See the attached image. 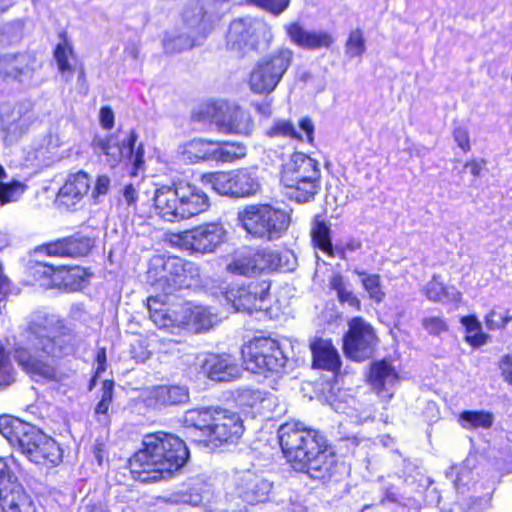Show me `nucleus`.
<instances>
[{
  "mask_svg": "<svg viewBox=\"0 0 512 512\" xmlns=\"http://www.w3.org/2000/svg\"><path fill=\"white\" fill-rule=\"evenodd\" d=\"M142 448L129 460L134 478L143 483L166 480L189 459V450L178 436L162 431L145 435Z\"/></svg>",
  "mask_w": 512,
  "mask_h": 512,
  "instance_id": "1",
  "label": "nucleus"
},
{
  "mask_svg": "<svg viewBox=\"0 0 512 512\" xmlns=\"http://www.w3.org/2000/svg\"><path fill=\"white\" fill-rule=\"evenodd\" d=\"M281 449L291 467L311 478L325 477L334 462L325 437L299 421L282 424L278 429Z\"/></svg>",
  "mask_w": 512,
  "mask_h": 512,
  "instance_id": "2",
  "label": "nucleus"
},
{
  "mask_svg": "<svg viewBox=\"0 0 512 512\" xmlns=\"http://www.w3.org/2000/svg\"><path fill=\"white\" fill-rule=\"evenodd\" d=\"M25 338L31 348L35 351L44 352L47 357L40 359L32 355L28 349L19 347L15 349L14 359L28 374L34 377L36 381L39 379H55L56 369L54 360L49 357L56 356L59 348L55 340L52 321L47 317L40 315L35 316L28 325Z\"/></svg>",
  "mask_w": 512,
  "mask_h": 512,
  "instance_id": "3",
  "label": "nucleus"
},
{
  "mask_svg": "<svg viewBox=\"0 0 512 512\" xmlns=\"http://www.w3.org/2000/svg\"><path fill=\"white\" fill-rule=\"evenodd\" d=\"M153 201L157 214L169 222L191 218L205 212L210 206L207 194L189 182L156 189Z\"/></svg>",
  "mask_w": 512,
  "mask_h": 512,
  "instance_id": "4",
  "label": "nucleus"
},
{
  "mask_svg": "<svg viewBox=\"0 0 512 512\" xmlns=\"http://www.w3.org/2000/svg\"><path fill=\"white\" fill-rule=\"evenodd\" d=\"M321 171L316 160L294 153L282 168L281 183L286 195L299 203L308 202L320 190Z\"/></svg>",
  "mask_w": 512,
  "mask_h": 512,
  "instance_id": "5",
  "label": "nucleus"
},
{
  "mask_svg": "<svg viewBox=\"0 0 512 512\" xmlns=\"http://www.w3.org/2000/svg\"><path fill=\"white\" fill-rule=\"evenodd\" d=\"M147 274L148 281L155 290L162 291L167 296L195 284L200 277V270L195 263L179 257H156L152 260Z\"/></svg>",
  "mask_w": 512,
  "mask_h": 512,
  "instance_id": "6",
  "label": "nucleus"
},
{
  "mask_svg": "<svg viewBox=\"0 0 512 512\" xmlns=\"http://www.w3.org/2000/svg\"><path fill=\"white\" fill-rule=\"evenodd\" d=\"M192 118L198 123L214 125L225 134L248 136L254 127L248 111L227 101L205 103L193 113Z\"/></svg>",
  "mask_w": 512,
  "mask_h": 512,
  "instance_id": "7",
  "label": "nucleus"
},
{
  "mask_svg": "<svg viewBox=\"0 0 512 512\" xmlns=\"http://www.w3.org/2000/svg\"><path fill=\"white\" fill-rule=\"evenodd\" d=\"M138 136L130 130L125 134H111L105 137L95 136L92 141L93 149L96 153L105 156V162L114 168L121 163L132 165L136 171L141 169L144 164V148L142 144L136 147Z\"/></svg>",
  "mask_w": 512,
  "mask_h": 512,
  "instance_id": "8",
  "label": "nucleus"
},
{
  "mask_svg": "<svg viewBox=\"0 0 512 512\" xmlns=\"http://www.w3.org/2000/svg\"><path fill=\"white\" fill-rule=\"evenodd\" d=\"M238 218L249 234L268 241L281 238L290 224L289 215L284 210L269 204L249 205Z\"/></svg>",
  "mask_w": 512,
  "mask_h": 512,
  "instance_id": "9",
  "label": "nucleus"
},
{
  "mask_svg": "<svg viewBox=\"0 0 512 512\" xmlns=\"http://www.w3.org/2000/svg\"><path fill=\"white\" fill-rule=\"evenodd\" d=\"M272 40L273 33L268 23L259 18L243 17L230 23L226 46L238 55H245L260 46L268 47Z\"/></svg>",
  "mask_w": 512,
  "mask_h": 512,
  "instance_id": "10",
  "label": "nucleus"
},
{
  "mask_svg": "<svg viewBox=\"0 0 512 512\" xmlns=\"http://www.w3.org/2000/svg\"><path fill=\"white\" fill-rule=\"evenodd\" d=\"M293 51L281 47L271 55L261 59L250 73V89L257 94H270L280 83L290 67Z\"/></svg>",
  "mask_w": 512,
  "mask_h": 512,
  "instance_id": "11",
  "label": "nucleus"
},
{
  "mask_svg": "<svg viewBox=\"0 0 512 512\" xmlns=\"http://www.w3.org/2000/svg\"><path fill=\"white\" fill-rule=\"evenodd\" d=\"M245 369L252 373H279L287 362L278 343L270 338H255L241 350Z\"/></svg>",
  "mask_w": 512,
  "mask_h": 512,
  "instance_id": "12",
  "label": "nucleus"
},
{
  "mask_svg": "<svg viewBox=\"0 0 512 512\" xmlns=\"http://www.w3.org/2000/svg\"><path fill=\"white\" fill-rule=\"evenodd\" d=\"M203 181L218 194L235 198L254 195L260 188L255 174L248 169L210 173L203 176Z\"/></svg>",
  "mask_w": 512,
  "mask_h": 512,
  "instance_id": "13",
  "label": "nucleus"
},
{
  "mask_svg": "<svg viewBox=\"0 0 512 512\" xmlns=\"http://www.w3.org/2000/svg\"><path fill=\"white\" fill-rule=\"evenodd\" d=\"M270 285L266 281L251 282L247 285H233L224 292L227 303H230L235 311L252 314L264 312L269 308Z\"/></svg>",
  "mask_w": 512,
  "mask_h": 512,
  "instance_id": "14",
  "label": "nucleus"
},
{
  "mask_svg": "<svg viewBox=\"0 0 512 512\" xmlns=\"http://www.w3.org/2000/svg\"><path fill=\"white\" fill-rule=\"evenodd\" d=\"M16 447L35 464L49 462L55 465L61 460V451L57 443L31 424L26 427Z\"/></svg>",
  "mask_w": 512,
  "mask_h": 512,
  "instance_id": "15",
  "label": "nucleus"
},
{
  "mask_svg": "<svg viewBox=\"0 0 512 512\" xmlns=\"http://www.w3.org/2000/svg\"><path fill=\"white\" fill-rule=\"evenodd\" d=\"M280 261L278 253L268 248L258 250L245 248L234 254L226 270L235 275L252 277L264 271L277 269Z\"/></svg>",
  "mask_w": 512,
  "mask_h": 512,
  "instance_id": "16",
  "label": "nucleus"
},
{
  "mask_svg": "<svg viewBox=\"0 0 512 512\" xmlns=\"http://www.w3.org/2000/svg\"><path fill=\"white\" fill-rule=\"evenodd\" d=\"M377 344L373 327L360 317L349 322V330L343 339V349L347 357L363 361L372 356Z\"/></svg>",
  "mask_w": 512,
  "mask_h": 512,
  "instance_id": "17",
  "label": "nucleus"
},
{
  "mask_svg": "<svg viewBox=\"0 0 512 512\" xmlns=\"http://www.w3.org/2000/svg\"><path fill=\"white\" fill-rule=\"evenodd\" d=\"M243 421L237 413L215 409V416L206 438L199 441L206 447L217 448L224 443H234L243 434Z\"/></svg>",
  "mask_w": 512,
  "mask_h": 512,
  "instance_id": "18",
  "label": "nucleus"
},
{
  "mask_svg": "<svg viewBox=\"0 0 512 512\" xmlns=\"http://www.w3.org/2000/svg\"><path fill=\"white\" fill-rule=\"evenodd\" d=\"M40 67L34 54L8 52L0 55V76L19 82L30 80Z\"/></svg>",
  "mask_w": 512,
  "mask_h": 512,
  "instance_id": "19",
  "label": "nucleus"
},
{
  "mask_svg": "<svg viewBox=\"0 0 512 512\" xmlns=\"http://www.w3.org/2000/svg\"><path fill=\"white\" fill-rule=\"evenodd\" d=\"M35 117L30 104L19 103L1 115L3 140L13 144L22 137L34 122Z\"/></svg>",
  "mask_w": 512,
  "mask_h": 512,
  "instance_id": "20",
  "label": "nucleus"
},
{
  "mask_svg": "<svg viewBox=\"0 0 512 512\" xmlns=\"http://www.w3.org/2000/svg\"><path fill=\"white\" fill-rule=\"evenodd\" d=\"M224 234L225 231L220 224L209 223L186 231L183 240L195 252L210 253L222 243Z\"/></svg>",
  "mask_w": 512,
  "mask_h": 512,
  "instance_id": "21",
  "label": "nucleus"
},
{
  "mask_svg": "<svg viewBox=\"0 0 512 512\" xmlns=\"http://www.w3.org/2000/svg\"><path fill=\"white\" fill-rule=\"evenodd\" d=\"M284 29L290 41L303 49L329 48L334 42L330 33L322 30H308L298 22L287 24Z\"/></svg>",
  "mask_w": 512,
  "mask_h": 512,
  "instance_id": "22",
  "label": "nucleus"
},
{
  "mask_svg": "<svg viewBox=\"0 0 512 512\" xmlns=\"http://www.w3.org/2000/svg\"><path fill=\"white\" fill-rule=\"evenodd\" d=\"M0 507L2 512L37 511V505L33 497L24 489L21 483L1 487Z\"/></svg>",
  "mask_w": 512,
  "mask_h": 512,
  "instance_id": "23",
  "label": "nucleus"
},
{
  "mask_svg": "<svg viewBox=\"0 0 512 512\" xmlns=\"http://www.w3.org/2000/svg\"><path fill=\"white\" fill-rule=\"evenodd\" d=\"M182 329L193 333H201L210 330L218 321L217 314L211 307L202 305L181 306Z\"/></svg>",
  "mask_w": 512,
  "mask_h": 512,
  "instance_id": "24",
  "label": "nucleus"
},
{
  "mask_svg": "<svg viewBox=\"0 0 512 512\" xmlns=\"http://www.w3.org/2000/svg\"><path fill=\"white\" fill-rule=\"evenodd\" d=\"M207 376L214 381L225 382L236 379L241 374V367L230 355H212L203 363Z\"/></svg>",
  "mask_w": 512,
  "mask_h": 512,
  "instance_id": "25",
  "label": "nucleus"
},
{
  "mask_svg": "<svg viewBox=\"0 0 512 512\" xmlns=\"http://www.w3.org/2000/svg\"><path fill=\"white\" fill-rule=\"evenodd\" d=\"M148 310L150 319L160 329L175 330L182 329V310H170L160 301L159 296H150L148 298Z\"/></svg>",
  "mask_w": 512,
  "mask_h": 512,
  "instance_id": "26",
  "label": "nucleus"
},
{
  "mask_svg": "<svg viewBox=\"0 0 512 512\" xmlns=\"http://www.w3.org/2000/svg\"><path fill=\"white\" fill-rule=\"evenodd\" d=\"M198 45H200V35L177 25L166 31L162 38L164 53L168 55L182 53Z\"/></svg>",
  "mask_w": 512,
  "mask_h": 512,
  "instance_id": "27",
  "label": "nucleus"
},
{
  "mask_svg": "<svg viewBox=\"0 0 512 512\" xmlns=\"http://www.w3.org/2000/svg\"><path fill=\"white\" fill-rule=\"evenodd\" d=\"M272 489V484L259 476L246 472L238 485L239 494L249 504L265 502Z\"/></svg>",
  "mask_w": 512,
  "mask_h": 512,
  "instance_id": "28",
  "label": "nucleus"
},
{
  "mask_svg": "<svg viewBox=\"0 0 512 512\" xmlns=\"http://www.w3.org/2000/svg\"><path fill=\"white\" fill-rule=\"evenodd\" d=\"M310 347L315 367L332 372L340 369L341 360L339 353L330 340L315 339Z\"/></svg>",
  "mask_w": 512,
  "mask_h": 512,
  "instance_id": "29",
  "label": "nucleus"
},
{
  "mask_svg": "<svg viewBox=\"0 0 512 512\" xmlns=\"http://www.w3.org/2000/svg\"><path fill=\"white\" fill-rule=\"evenodd\" d=\"M90 188V179L87 173L79 171L70 175L64 185L60 188L58 196L64 204H75Z\"/></svg>",
  "mask_w": 512,
  "mask_h": 512,
  "instance_id": "30",
  "label": "nucleus"
},
{
  "mask_svg": "<svg viewBox=\"0 0 512 512\" xmlns=\"http://www.w3.org/2000/svg\"><path fill=\"white\" fill-rule=\"evenodd\" d=\"M368 380L380 392L392 388L398 381V374L389 362L382 360L371 365Z\"/></svg>",
  "mask_w": 512,
  "mask_h": 512,
  "instance_id": "31",
  "label": "nucleus"
},
{
  "mask_svg": "<svg viewBox=\"0 0 512 512\" xmlns=\"http://www.w3.org/2000/svg\"><path fill=\"white\" fill-rule=\"evenodd\" d=\"M245 147L237 142H213L210 141L206 161L230 163L244 157Z\"/></svg>",
  "mask_w": 512,
  "mask_h": 512,
  "instance_id": "32",
  "label": "nucleus"
},
{
  "mask_svg": "<svg viewBox=\"0 0 512 512\" xmlns=\"http://www.w3.org/2000/svg\"><path fill=\"white\" fill-rule=\"evenodd\" d=\"M152 398L158 405H180L189 400L188 389L184 386H158L152 391Z\"/></svg>",
  "mask_w": 512,
  "mask_h": 512,
  "instance_id": "33",
  "label": "nucleus"
},
{
  "mask_svg": "<svg viewBox=\"0 0 512 512\" xmlns=\"http://www.w3.org/2000/svg\"><path fill=\"white\" fill-rule=\"evenodd\" d=\"M215 416V409L201 408L188 410L184 415L186 427L195 428L200 431L201 436L206 438L208 430Z\"/></svg>",
  "mask_w": 512,
  "mask_h": 512,
  "instance_id": "34",
  "label": "nucleus"
},
{
  "mask_svg": "<svg viewBox=\"0 0 512 512\" xmlns=\"http://www.w3.org/2000/svg\"><path fill=\"white\" fill-rule=\"evenodd\" d=\"M329 286L337 294V299L342 304L360 310L361 302L353 293L348 281L339 273L333 274L329 279Z\"/></svg>",
  "mask_w": 512,
  "mask_h": 512,
  "instance_id": "35",
  "label": "nucleus"
},
{
  "mask_svg": "<svg viewBox=\"0 0 512 512\" xmlns=\"http://www.w3.org/2000/svg\"><path fill=\"white\" fill-rule=\"evenodd\" d=\"M210 141L202 138H195L180 146V154L183 161L193 164L199 161H206Z\"/></svg>",
  "mask_w": 512,
  "mask_h": 512,
  "instance_id": "36",
  "label": "nucleus"
},
{
  "mask_svg": "<svg viewBox=\"0 0 512 512\" xmlns=\"http://www.w3.org/2000/svg\"><path fill=\"white\" fill-rule=\"evenodd\" d=\"M459 423L467 430L489 429L494 423V415L487 411H463L459 416Z\"/></svg>",
  "mask_w": 512,
  "mask_h": 512,
  "instance_id": "37",
  "label": "nucleus"
},
{
  "mask_svg": "<svg viewBox=\"0 0 512 512\" xmlns=\"http://www.w3.org/2000/svg\"><path fill=\"white\" fill-rule=\"evenodd\" d=\"M54 281L56 282V288L76 290L82 283V271L78 267L69 268L65 265H59Z\"/></svg>",
  "mask_w": 512,
  "mask_h": 512,
  "instance_id": "38",
  "label": "nucleus"
},
{
  "mask_svg": "<svg viewBox=\"0 0 512 512\" xmlns=\"http://www.w3.org/2000/svg\"><path fill=\"white\" fill-rule=\"evenodd\" d=\"M54 57L58 65V69L62 74L67 73V80L73 72L74 54L71 43L63 37L54 50Z\"/></svg>",
  "mask_w": 512,
  "mask_h": 512,
  "instance_id": "39",
  "label": "nucleus"
},
{
  "mask_svg": "<svg viewBox=\"0 0 512 512\" xmlns=\"http://www.w3.org/2000/svg\"><path fill=\"white\" fill-rule=\"evenodd\" d=\"M28 426L29 423L23 422L18 418L0 417V433L14 447L17 446V442Z\"/></svg>",
  "mask_w": 512,
  "mask_h": 512,
  "instance_id": "40",
  "label": "nucleus"
},
{
  "mask_svg": "<svg viewBox=\"0 0 512 512\" xmlns=\"http://www.w3.org/2000/svg\"><path fill=\"white\" fill-rule=\"evenodd\" d=\"M203 16V7L199 6L198 3L192 2L184 7L177 26H180L199 35L198 27L203 19Z\"/></svg>",
  "mask_w": 512,
  "mask_h": 512,
  "instance_id": "41",
  "label": "nucleus"
},
{
  "mask_svg": "<svg viewBox=\"0 0 512 512\" xmlns=\"http://www.w3.org/2000/svg\"><path fill=\"white\" fill-rule=\"evenodd\" d=\"M57 266L49 263L36 262L31 267V274L34 280L43 288H56L54 277L56 276Z\"/></svg>",
  "mask_w": 512,
  "mask_h": 512,
  "instance_id": "42",
  "label": "nucleus"
},
{
  "mask_svg": "<svg viewBox=\"0 0 512 512\" xmlns=\"http://www.w3.org/2000/svg\"><path fill=\"white\" fill-rule=\"evenodd\" d=\"M425 294L429 300L435 302L442 301L445 298L452 301H459L461 296L456 290L449 292L436 276L427 283L425 287Z\"/></svg>",
  "mask_w": 512,
  "mask_h": 512,
  "instance_id": "43",
  "label": "nucleus"
},
{
  "mask_svg": "<svg viewBox=\"0 0 512 512\" xmlns=\"http://www.w3.org/2000/svg\"><path fill=\"white\" fill-rule=\"evenodd\" d=\"M312 240L316 247L329 256L333 255L330 228L323 221H316L312 229Z\"/></svg>",
  "mask_w": 512,
  "mask_h": 512,
  "instance_id": "44",
  "label": "nucleus"
},
{
  "mask_svg": "<svg viewBox=\"0 0 512 512\" xmlns=\"http://www.w3.org/2000/svg\"><path fill=\"white\" fill-rule=\"evenodd\" d=\"M66 246L68 257H81L86 256L90 252L94 246V242L89 237L75 235L67 237Z\"/></svg>",
  "mask_w": 512,
  "mask_h": 512,
  "instance_id": "45",
  "label": "nucleus"
},
{
  "mask_svg": "<svg viewBox=\"0 0 512 512\" xmlns=\"http://www.w3.org/2000/svg\"><path fill=\"white\" fill-rule=\"evenodd\" d=\"M267 135L270 137H283L295 140H304L302 134L297 131L293 123L290 120L285 119L276 120L267 131Z\"/></svg>",
  "mask_w": 512,
  "mask_h": 512,
  "instance_id": "46",
  "label": "nucleus"
},
{
  "mask_svg": "<svg viewBox=\"0 0 512 512\" xmlns=\"http://www.w3.org/2000/svg\"><path fill=\"white\" fill-rule=\"evenodd\" d=\"M471 464L472 459L467 458L459 468L451 466L446 470V477L453 481L456 490L468 484L471 474Z\"/></svg>",
  "mask_w": 512,
  "mask_h": 512,
  "instance_id": "47",
  "label": "nucleus"
},
{
  "mask_svg": "<svg viewBox=\"0 0 512 512\" xmlns=\"http://www.w3.org/2000/svg\"><path fill=\"white\" fill-rule=\"evenodd\" d=\"M361 283L369 298L375 303H381L385 298V292L381 286V278L378 274H371L361 279Z\"/></svg>",
  "mask_w": 512,
  "mask_h": 512,
  "instance_id": "48",
  "label": "nucleus"
},
{
  "mask_svg": "<svg viewBox=\"0 0 512 512\" xmlns=\"http://www.w3.org/2000/svg\"><path fill=\"white\" fill-rule=\"evenodd\" d=\"M25 185L19 181L0 182V203L2 205L17 201L25 191Z\"/></svg>",
  "mask_w": 512,
  "mask_h": 512,
  "instance_id": "49",
  "label": "nucleus"
},
{
  "mask_svg": "<svg viewBox=\"0 0 512 512\" xmlns=\"http://www.w3.org/2000/svg\"><path fill=\"white\" fill-rule=\"evenodd\" d=\"M365 49L363 32L360 29L351 31L345 45L346 54L350 57H359L365 52Z\"/></svg>",
  "mask_w": 512,
  "mask_h": 512,
  "instance_id": "50",
  "label": "nucleus"
},
{
  "mask_svg": "<svg viewBox=\"0 0 512 512\" xmlns=\"http://www.w3.org/2000/svg\"><path fill=\"white\" fill-rule=\"evenodd\" d=\"M14 381L13 368L9 357L5 352L2 341L0 340V387L8 386Z\"/></svg>",
  "mask_w": 512,
  "mask_h": 512,
  "instance_id": "51",
  "label": "nucleus"
},
{
  "mask_svg": "<svg viewBox=\"0 0 512 512\" xmlns=\"http://www.w3.org/2000/svg\"><path fill=\"white\" fill-rule=\"evenodd\" d=\"M290 1L291 0H251L256 6L275 16H279L286 11L290 5Z\"/></svg>",
  "mask_w": 512,
  "mask_h": 512,
  "instance_id": "52",
  "label": "nucleus"
},
{
  "mask_svg": "<svg viewBox=\"0 0 512 512\" xmlns=\"http://www.w3.org/2000/svg\"><path fill=\"white\" fill-rule=\"evenodd\" d=\"M390 502H397L400 506L406 510V512H420L421 503L414 497H404L402 496L400 499L397 497L396 493L391 491L390 489L386 492V497Z\"/></svg>",
  "mask_w": 512,
  "mask_h": 512,
  "instance_id": "53",
  "label": "nucleus"
},
{
  "mask_svg": "<svg viewBox=\"0 0 512 512\" xmlns=\"http://www.w3.org/2000/svg\"><path fill=\"white\" fill-rule=\"evenodd\" d=\"M138 193L133 185H126L122 191V198L119 199V205H126L127 210L136 212L137 210Z\"/></svg>",
  "mask_w": 512,
  "mask_h": 512,
  "instance_id": "54",
  "label": "nucleus"
},
{
  "mask_svg": "<svg viewBox=\"0 0 512 512\" xmlns=\"http://www.w3.org/2000/svg\"><path fill=\"white\" fill-rule=\"evenodd\" d=\"M509 315L502 316L495 310H491L485 317V324L489 330L504 328L510 321Z\"/></svg>",
  "mask_w": 512,
  "mask_h": 512,
  "instance_id": "55",
  "label": "nucleus"
},
{
  "mask_svg": "<svg viewBox=\"0 0 512 512\" xmlns=\"http://www.w3.org/2000/svg\"><path fill=\"white\" fill-rule=\"evenodd\" d=\"M422 325L432 335H439L447 330L446 323L439 317H426L422 320Z\"/></svg>",
  "mask_w": 512,
  "mask_h": 512,
  "instance_id": "56",
  "label": "nucleus"
},
{
  "mask_svg": "<svg viewBox=\"0 0 512 512\" xmlns=\"http://www.w3.org/2000/svg\"><path fill=\"white\" fill-rule=\"evenodd\" d=\"M67 238L59 239L41 247L50 256H67Z\"/></svg>",
  "mask_w": 512,
  "mask_h": 512,
  "instance_id": "57",
  "label": "nucleus"
},
{
  "mask_svg": "<svg viewBox=\"0 0 512 512\" xmlns=\"http://www.w3.org/2000/svg\"><path fill=\"white\" fill-rule=\"evenodd\" d=\"M92 451L98 464L101 465L107 457V437H99L95 440Z\"/></svg>",
  "mask_w": 512,
  "mask_h": 512,
  "instance_id": "58",
  "label": "nucleus"
},
{
  "mask_svg": "<svg viewBox=\"0 0 512 512\" xmlns=\"http://www.w3.org/2000/svg\"><path fill=\"white\" fill-rule=\"evenodd\" d=\"M110 178L106 175L98 176L95 186L92 190V197L94 199L99 198L100 196L106 195L110 188Z\"/></svg>",
  "mask_w": 512,
  "mask_h": 512,
  "instance_id": "59",
  "label": "nucleus"
},
{
  "mask_svg": "<svg viewBox=\"0 0 512 512\" xmlns=\"http://www.w3.org/2000/svg\"><path fill=\"white\" fill-rule=\"evenodd\" d=\"M453 136L455 141L457 142L458 146L463 151H468L470 149V141H469V135L465 128L463 127H457L454 129Z\"/></svg>",
  "mask_w": 512,
  "mask_h": 512,
  "instance_id": "60",
  "label": "nucleus"
},
{
  "mask_svg": "<svg viewBox=\"0 0 512 512\" xmlns=\"http://www.w3.org/2000/svg\"><path fill=\"white\" fill-rule=\"evenodd\" d=\"M461 323L465 327L467 335L475 334L481 331V323L473 315L462 317Z\"/></svg>",
  "mask_w": 512,
  "mask_h": 512,
  "instance_id": "61",
  "label": "nucleus"
},
{
  "mask_svg": "<svg viewBox=\"0 0 512 512\" xmlns=\"http://www.w3.org/2000/svg\"><path fill=\"white\" fill-rule=\"evenodd\" d=\"M500 369L504 380L512 386V355H506L501 359Z\"/></svg>",
  "mask_w": 512,
  "mask_h": 512,
  "instance_id": "62",
  "label": "nucleus"
},
{
  "mask_svg": "<svg viewBox=\"0 0 512 512\" xmlns=\"http://www.w3.org/2000/svg\"><path fill=\"white\" fill-rule=\"evenodd\" d=\"M489 336L485 333L477 332L475 334L466 335L465 340L474 348L481 347L487 343Z\"/></svg>",
  "mask_w": 512,
  "mask_h": 512,
  "instance_id": "63",
  "label": "nucleus"
},
{
  "mask_svg": "<svg viewBox=\"0 0 512 512\" xmlns=\"http://www.w3.org/2000/svg\"><path fill=\"white\" fill-rule=\"evenodd\" d=\"M100 123L105 129L112 128L114 124V113L111 108L103 107L100 110Z\"/></svg>",
  "mask_w": 512,
  "mask_h": 512,
  "instance_id": "64",
  "label": "nucleus"
}]
</instances>
